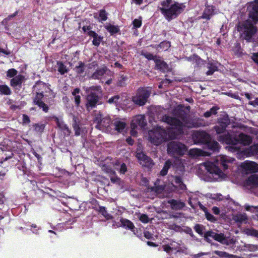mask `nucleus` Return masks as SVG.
Listing matches in <instances>:
<instances>
[{
    "instance_id": "obj_33",
    "label": "nucleus",
    "mask_w": 258,
    "mask_h": 258,
    "mask_svg": "<svg viewBox=\"0 0 258 258\" xmlns=\"http://www.w3.org/2000/svg\"><path fill=\"white\" fill-rule=\"evenodd\" d=\"M74 70L78 74L81 75L83 74L85 70V63L81 61H79L78 65L74 68Z\"/></svg>"
},
{
    "instance_id": "obj_37",
    "label": "nucleus",
    "mask_w": 258,
    "mask_h": 258,
    "mask_svg": "<svg viewBox=\"0 0 258 258\" xmlns=\"http://www.w3.org/2000/svg\"><path fill=\"white\" fill-rule=\"evenodd\" d=\"M175 183L178 184L180 189L185 190L186 188L185 184L183 182L182 178L179 176H176L174 178Z\"/></svg>"
},
{
    "instance_id": "obj_57",
    "label": "nucleus",
    "mask_w": 258,
    "mask_h": 258,
    "mask_svg": "<svg viewBox=\"0 0 258 258\" xmlns=\"http://www.w3.org/2000/svg\"><path fill=\"white\" fill-rule=\"evenodd\" d=\"M54 120L56 121V124H57L58 127L60 130H62L63 128V126L67 125V124H64L62 121L60 120L57 117L55 116V117H54Z\"/></svg>"
},
{
    "instance_id": "obj_46",
    "label": "nucleus",
    "mask_w": 258,
    "mask_h": 258,
    "mask_svg": "<svg viewBox=\"0 0 258 258\" xmlns=\"http://www.w3.org/2000/svg\"><path fill=\"white\" fill-rule=\"evenodd\" d=\"M100 21H105L107 19V13L104 9L100 10L99 12Z\"/></svg>"
},
{
    "instance_id": "obj_3",
    "label": "nucleus",
    "mask_w": 258,
    "mask_h": 258,
    "mask_svg": "<svg viewBox=\"0 0 258 258\" xmlns=\"http://www.w3.org/2000/svg\"><path fill=\"white\" fill-rule=\"evenodd\" d=\"M160 5L159 10L168 22L178 17L184 10L183 4L172 0H163Z\"/></svg>"
},
{
    "instance_id": "obj_38",
    "label": "nucleus",
    "mask_w": 258,
    "mask_h": 258,
    "mask_svg": "<svg viewBox=\"0 0 258 258\" xmlns=\"http://www.w3.org/2000/svg\"><path fill=\"white\" fill-rule=\"evenodd\" d=\"M119 77L117 82V85L119 87L124 86L125 85V81L127 80V77L121 73L119 74Z\"/></svg>"
},
{
    "instance_id": "obj_42",
    "label": "nucleus",
    "mask_w": 258,
    "mask_h": 258,
    "mask_svg": "<svg viewBox=\"0 0 258 258\" xmlns=\"http://www.w3.org/2000/svg\"><path fill=\"white\" fill-rule=\"evenodd\" d=\"M141 54L149 60H153L154 61V60L157 58L156 55H153L152 53L148 52L142 51Z\"/></svg>"
},
{
    "instance_id": "obj_17",
    "label": "nucleus",
    "mask_w": 258,
    "mask_h": 258,
    "mask_svg": "<svg viewBox=\"0 0 258 258\" xmlns=\"http://www.w3.org/2000/svg\"><path fill=\"white\" fill-rule=\"evenodd\" d=\"M241 167L246 171L251 173L258 171V164L252 161H245L242 164Z\"/></svg>"
},
{
    "instance_id": "obj_4",
    "label": "nucleus",
    "mask_w": 258,
    "mask_h": 258,
    "mask_svg": "<svg viewBox=\"0 0 258 258\" xmlns=\"http://www.w3.org/2000/svg\"><path fill=\"white\" fill-rule=\"evenodd\" d=\"M33 88H36L37 91L35 97L33 99V104L37 105L40 109L45 113L49 111V106L46 104L43 99L45 95V93H49L52 94V90L48 86V85L44 82L40 80L35 83Z\"/></svg>"
},
{
    "instance_id": "obj_59",
    "label": "nucleus",
    "mask_w": 258,
    "mask_h": 258,
    "mask_svg": "<svg viewBox=\"0 0 258 258\" xmlns=\"http://www.w3.org/2000/svg\"><path fill=\"white\" fill-rule=\"evenodd\" d=\"M183 232L187 234H189L192 238H194L195 237L193 233L192 229L189 227H186L185 228L183 229Z\"/></svg>"
},
{
    "instance_id": "obj_15",
    "label": "nucleus",
    "mask_w": 258,
    "mask_h": 258,
    "mask_svg": "<svg viewBox=\"0 0 258 258\" xmlns=\"http://www.w3.org/2000/svg\"><path fill=\"white\" fill-rule=\"evenodd\" d=\"M205 7V8L201 17L206 20H209L216 14L215 13L216 7L214 6L209 5L207 0H206Z\"/></svg>"
},
{
    "instance_id": "obj_2",
    "label": "nucleus",
    "mask_w": 258,
    "mask_h": 258,
    "mask_svg": "<svg viewBox=\"0 0 258 258\" xmlns=\"http://www.w3.org/2000/svg\"><path fill=\"white\" fill-rule=\"evenodd\" d=\"M218 140L219 142L227 145H231L229 149L232 152L237 151L240 149L237 145L240 144L243 146H248L251 144L252 139L250 136L246 135L243 133L236 134L234 133L227 132L223 135H220Z\"/></svg>"
},
{
    "instance_id": "obj_9",
    "label": "nucleus",
    "mask_w": 258,
    "mask_h": 258,
    "mask_svg": "<svg viewBox=\"0 0 258 258\" xmlns=\"http://www.w3.org/2000/svg\"><path fill=\"white\" fill-rule=\"evenodd\" d=\"M217 124L214 126V130L217 134H221L225 133L226 128L230 124V119L229 115L226 112L221 115L217 119Z\"/></svg>"
},
{
    "instance_id": "obj_27",
    "label": "nucleus",
    "mask_w": 258,
    "mask_h": 258,
    "mask_svg": "<svg viewBox=\"0 0 258 258\" xmlns=\"http://www.w3.org/2000/svg\"><path fill=\"white\" fill-rule=\"evenodd\" d=\"M105 29L110 33V35H113L116 33H120V29L117 25H113L108 24L104 26Z\"/></svg>"
},
{
    "instance_id": "obj_11",
    "label": "nucleus",
    "mask_w": 258,
    "mask_h": 258,
    "mask_svg": "<svg viewBox=\"0 0 258 258\" xmlns=\"http://www.w3.org/2000/svg\"><path fill=\"white\" fill-rule=\"evenodd\" d=\"M113 73L108 69L106 66H104L102 68L97 69L92 75L91 78L93 79H102L106 80V76H113Z\"/></svg>"
},
{
    "instance_id": "obj_7",
    "label": "nucleus",
    "mask_w": 258,
    "mask_h": 258,
    "mask_svg": "<svg viewBox=\"0 0 258 258\" xmlns=\"http://www.w3.org/2000/svg\"><path fill=\"white\" fill-rule=\"evenodd\" d=\"M167 150L171 156L181 157L185 154L187 148L185 145L179 142L171 141L168 144Z\"/></svg>"
},
{
    "instance_id": "obj_62",
    "label": "nucleus",
    "mask_w": 258,
    "mask_h": 258,
    "mask_svg": "<svg viewBox=\"0 0 258 258\" xmlns=\"http://www.w3.org/2000/svg\"><path fill=\"white\" fill-rule=\"evenodd\" d=\"M63 132L64 134L66 136H70L71 133V130L69 128L67 125L63 126V128L61 130Z\"/></svg>"
},
{
    "instance_id": "obj_16",
    "label": "nucleus",
    "mask_w": 258,
    "mask_h": 258,
    "mask_svg": "<svg viewBox=\"0 0 258 258\" xmlns=\"http://www.w3.org/2000/svg\"><path fill=\"white\" fill-rule=\"evenodd\" d=\"M245 38L246 39H250L252 36L256 32V27L251 22L246 21L243 25Z\"/></svg>"
},
{
    "instance_id": "obj_54",
    "label": "nucleus",
    "mask_w": 258,
    "mask_h": 258,
    "mask_svg": "<svg viewBox=\"0 0 258 258\" xmlns=\"http://www.w3.org/2000/svg\"><path fill=\"white\" fill-rule=\"evenodd\" d=\"M34 127L36 132L42 133L44 131L45 125L42 123H35Z\"/></svg>"
},
{
    "instance_id": "obj_12",
    "label": "nucleus",
    "mask_w": 258,
    "mask_h": 258,
    "mask_svg": "<svg viewBox=\"0 0 258 258\" xmlns=\"http://www.w3.org/2000/svg\"><path fill=\"white\" fill-rule=\"evenodd\" d=\"M193 140L196 144L205 145L211 139V136L205 131H197L193 135Z\"/></svg>"
},
{
    "instance_id": "obj_29",
    "label": "nucleus",
    "mask_w": 258,
    "mask_h": 258,
    "mask_svg": "<svg viewBox=\"0 0 258 258\" xmlns=\"http://www.w3.org/2000/svg\"><path fill=\"white\" fill-rule=\"evenodd\" d=\"M56 65L57 67V71L61 75H63L66 73H67L69 71V68H67V66L64 64L62 61H57Z\"/></svg>"
},
{
    "instance_id": "obj_32",
    "label": "nucleus",
    "mask_w": 258,
    "mask_h": 258,
    "mask_svg": "<svg viewBox=\"0 0 258 258\" xmlns=\"http://www.w3.org/2000/svg\"><path fill=\"white\" fill-rule=\"evenodd\" d=\"M217 234V233H216L212 230H208L204 233V237L207 242L211 243L212 240L209 238V237H211L214 239Z\"/></svg>"
},
{
    "instance_id": "obj_28",
    "label": "nucleus",
    "mask_w": 258,
    "mask_h": 258,
    "mask_svg": "<svg viewBox=\"0 0 258 258\" xmlns=\"http://www.w3.org/2000/svg\"><path fill=\"white\" fill-rule=\"evenodd\" d=\"M72 127L73 128L74 131H75V135L76 136H80L82 132L81 123L79 121H78L77 119L75 117L73 118Z\"/></svg>"
},
{
    "instance_id": "obj_20",
    "label": "nucleus",
    "mask_w": 258,
    "mask_h": 258,
    "mask_svg": "<svg viewBox=\"0 0 258 258\" xmlns=\"http://www.w3.org/2000/svg\"><path fill=\"white\" fill-rule=\"evenodd\" d=\"M208 71L206 73L207 76L212 75L214 72L218 71V62L214 60H209L207 63Z\"/></svg>"
},
{
    "instance_id": "obj_8",
    "label": "nucleus",
    "mask_w": 258,
    "mask_h": 258,
    "mask_svg": "<svg viewBox=\"0 0 258 258\" xmlns=\"http://www.w3.org/2000/svg\"><path fill=\"white\" fill-rule=\"evenodd\" d=\"M150 94L151 92L149 90L145 88L140 87L137 90L136 94L133 96L132 101L137 105L144 106L147 102Z\"/></svg>"
},
{
    "instance_id": "obj_35",
    "label": "nucleus",
    "mask_w": 258,
    "mask_h": 258,
    "mask_svg": "<svg viewBox=\"0 0 258 258\" xmlns=\"http://www.w3.org/2000/svg\"><path fill=\"white\" fill-rule=\"evenodd\" d=\"M80 92V88H76L72 93V95L75 96V102L77 106H79L81 102V97L79 95H77Z\"/></svg>"
},
{
    "instance_id": "obj_30",
    "label": "nucleus",
    "mask_w": 258,
    "mask_h": 258,
    "mask_svg": "<svg viewBox=\"0 0 258 258\" xmlns=\"http://www.w3.org/2000/svg\"><path fill=\"white\" fill-rule=\"evenodd\" d=\"M115 130L118 132L121 133L123 132L126 126V123L120 120H116L114 122Z\"/></svg>"
},
{
    "instance_id": "obj_48",
    "label": "nucleus",
    "mask_w": 258,
    "mask_h": 258,
    "mask_svg": "<svg viewBox=\"0 0 258 258\" xmlns=\"http://www.w3.org/2000/svg\"><path fill=\"white\" fill-rule=\"evenodd\" d=\"M18 73V71L15 69H10L7 72V76L8 78H14L16 77Z\"/></svg>"
},
{
    "instance_id": "obj_41",
    "label": "nucleus",
    "mask_w": 258,
    "mask_h": 258,
    "mask_svg": "<svg viewBox=\"0 0 258 258\" xmlns=\"http://www.w3.org/2000/svg\"><path fill=\"white\" fill-rule=\"evenodd\" d=\"M204 211L205 212V217L207 220L213 223L216 222L217 221V219L212 214L209 213L206 208H205Z\"/></svg>"
},
{
    "instance_id": "obj_60",
    "label": "nucleus",
    "mask_w": 258,
    "mask_h": 258,
    "mask_svg": "<svg viewBox=\"0 0 258 258\" xmlns=\"http://www.w3.org/2000/svg\"><path fill=\"white\" fill-rule=\"evenodd\" d=\"M246 247L250 251H254L258 250V246L256 245L248 244Z\"/></svg>"
},
{
    "instance_id": "obj_13",
    "label": "nucleus",
    "mask_w": 258,
    "mask_h": 258,
    "mask_svg": "<svg viewBox=\"0 0 258 258\" xmlns=\"http://www.w3.org/2000/svg\"><path fill=\"white\" fill-rule=\"evenodd\" d=\"M147 123L144 115H138L132 120L131 123L132 128L135 130L138 127L145 129Z\"/></svg>"
},
{
    "instance_id": "obj_40",
    "label": "nucleus",
    "mask_w": 258,
    "mask_h": 258,
    "mask_svg": "<svg viewBox=\"0 0 258 258\" xmlns=\"http://www.w3.org/2000/svg\"><path fill=\"white\" fill-rule=\"evenodd\" d=\"M98 211L108 220L112 219L113 218L110 214L107 213V211L106 210L105 207L103 206H100L99 207Z\"/></svg>"
},
{
    "instance_id": "obj_53",
    "label": "nucleus",
    "mask_w": 258,
    "mask_h": 258,
    "mask_svg": "<svg viewBox=\"0 0 258 258\" xmlns=\"http://www.w3.org/2000/svg\"><path fill=\"white\" fill-rule=\"evenodd\" d=\"M120 98V96L118 95L113 96L108 100L107 102L109 104L114 103L117 104Z\"/></svg>"
},
{
    "instance_id": "obj_5",
    "label": "nucleus",
    "mask_w": 258,
    "mask_h": 258,
    "mask_svg": "<svg viewBox=\"0 0 258 258\" xmlns=\"http://www.w3.org/2000/svg\"><path fill=\"white\" fill-rule=\"evenodd\" d=\"M205 166L208 172L210 174L217 175L218 177H221L224 174L219 166L222 167L224 170L228 169V167L226 157L224 156L220 157L219 159H216L214 163H205Z\"/></svg>"
},
{
    "instance_id": "obj_52",
    "label": "nucleus",
    "mask_w": 258,
    "mask_h": 258,
    "mask_svg": "<svg viewBox=\"0 0 258 258\" xmlns=\"http://www.w3.org/2000/svg\"><path fill=\"white\" fill-rule=\"evenodd\" d=\"M168 203L173 207L180 205L181 206L180 208H182L184 206V204L183 202H178L174 199L169 200Z\"/></svg>"
},
{
    "instance_id": "obj_51",
    "label": "nucleus",
    "mask_w": 258,
    "mask_h": 258,
    "mask_svg": "<svg viewBox=\"0 0 258 258\" xmlns=\"http://www.w3.org/2000/svg\"><path fill=\"white\" fill-rule=\"evenodd\" d=\"M234 220L236 222L241 223L247 220V217L244 215L239 214L235 216Z\"/></svg>"
},
{
    "instance_id": "obj_61",
    "label": "nucleus",
    "mask_w": 258,
    "mask_h": 258,
    "mask_svg": "<svg viewBox=\"0 0 258 258\" xmlns=\"http://www.w3.org/2000/svg\"><path fill=\"white\" fill-rule=\"evenodd\" d=\"M127 171V167L124 163L121 164L119 169V172L121 174H124Z\"/></svg>"
},
{
    "instance_id": "obj_34",
    "label": "nucleus",
    "mask_w": 258,
    "mask_h": 258,
    "mask_svg": "<svg viewBox=\"0 0 258 258\" xmlns=\"http://www.w3.org/2000/svg\"><path fill=\"white\" fill-rule=\"evenodd\" d=\"M110 121L111 119L109 117H103L97 127L99 128H101V127H108L110 125Z\"/></svg>"
},
{
    "instance_id": "obj_19",
    "label": "nucleus",
    "mask_w": 258,
    "mask_h": 258,
    "mask_svg": "<svg viewBox=\"0 0 258 258\" xmlns=\"http://www.w3.org/2000/svg\"><path fill=\"white\" fill-rule=\"evenodd\" d=\"M249 17L254 23L258 22V0H255V4L249 12Z\"/></svg>"
},
{
    "instance_id": "obj_6",
    "label": "nucleus",
    "mask_w": 258,
    "mask_h": 258,
    "mask_svg": "<svg viewBox=\"0 0 258 258\" xmlns=\"http://www.w3.org/2000/svg\"><path fill=\"white\" fill-rule=\"evenodd\" d=\"M91 91L89 92L86 97L85 107L88 111H90L93 108H95L99 104L100 97L93 90L100 91L101 92V88L99 86H93L91 88Z\"/></svg>"
},
{
    "instance_id": "obj_44",
    "label": "nucleus",
    "mask_w": 258,
    "mask_h": 258,
    "mask_svg": "<svg viewBox=\"0 0 258 258\" xmlns=\"http://www.w3.org/2000/svg\"><path fill=\"white\" fill-rule=\"evenodd\" d=\"M214 253L219 256H221V257L233 258L234 256H235L234 255L229 254L226 252L221 251H218V250H215L214 251Z\"/></svg>"
},
{
    "instance_id": "obj_36",
    "label": "nucleus",
    "mask_w": 258,
    "mask_h": 258,
    "mask_svg": "<svg viewBox=\"0 0 258 258\" xmlns=\"http://www.w3.org/2000/svg\"><path fill=\"white\" fill-rule=\"evenodd\" d=\"M0 93L4 95H10L12 94L11 89L6 85H0Z\"/></svg>"
},
{
    "instance_id": "obj_64",
    "label": "nucleus",
    "mask_w": 258,
    "mask_h": 258,
    "mask_svg": "<svg viewBox=\"0 0 258 258\" xmlns=\"http://www.w3.org/2000/svg\"><path fill=\"white\" fill-rule=\"evenodd\" d=\"M219 109V107L217 106H213L209 111L211 114L216 115L217 114V111Z\"/></svg>"
},
{
    "instance_id": "obj_50",
    "label": "nucleus",
    "mask_w": 258,
    "mask_h": 258,
    "mask_svg": "<svg viewBox=\"0 0 258 258\" xmlns=\"http://www.w3.org/2000/svg\"><path fill=\"white\" fill-rule=\"evenodd\" d=\"M249 151L252 155L258 156V144L250 146Z\"/></svg>"
},
{
    "instance_id": "obj_21",
    "label": "nucleus",
    "mask_w": 258,
    "mask_h": 258,
    "mask_svg": "<svg viewBox=\"0 0 258 258\" xmlns=\"http://www.w3.org/2000/svg\"><path fill=\"white\" fill-rule=\"evenodd\" d=\"M214 240L226 245H229L230 244L234 243L233 239L228 240L222 233H217L214 238Z\"/></svg>"
},
{
    "instance_id": "obj_43",
    "label": "nucleus",
    "mask_w": 258,
    "mask_h": 258,
    "mask_svg": "<svg viewBox=\"0 0 258 258\" xmlns=\"http://www.w3.org/2000/svg\"><path fill=\"white\" fill-rule=\"evenodd\" d=\"M194 229L197 233L202 235L203 234V231L205 229V227L202 224H196L194 226Z\"/></svg>"
},
{
    "instance_id": "obj_47",
    "label": "nucleus",
    "mask_w": 258,
    "mask_h": 258,
    "mask_svg": "<svg viewBox=\"0 0 258 258\" xmlns=\"http://www.w3.org/2000/svg\"><path fill=\"white\" fill-rule=\"evenodd\" d=\"M103 39V36L98 35V34H97V37L93 38V40L92 41L93 45L97 47L99 46Z\"/></svg>"
},
{
    "instance_id": "obj_23",
    "label": "nucleus",
    "mask_w": 258,
    "mask_h": 258,
    "mask_svg": "<svg viewBox=\"0 0 258 258\" xmlns=\"http://www.w3.org/2000/svg\"><path fill=\"white\" fill-rule=\"evenodd\" d=\"M154 62L156 69L162 72H165L169 69L168 65L164 60L157 58V59L154 60Z\"/></svg>"
},
{
    "instance_id": "obj_14",
    "label": "nucleus",
    "mask_w": 258,
    "mask_h": 258,
    "mask_svg": "<svg viewBox=\"0 0 258 258\" xmlns=\"http://www.w3.org/2000/svg\"><path fill=\"white\" fill-rule=\"evenodd\" d=\"M136 157L140 161V164L144 167L151 168L154 164L153 160L142 152H137Z\"/></svg>"
},
{
    "instance_id": "obj_18",
    "label": "nucleus",
    "mask_w": 258,
    "mask_h": 258,
    "mask_svg": "<svg viewBox=\"0 0 258 258\" xmlns=\"http://www.w3.org/2000/svg\"><path fill=\"white\" fill-rule=\"evenodd\" d=\"M150 47L156 49L158 52L168 50L170 47V42L168 41L164 40L160 42L159 44H151Z\"/></svg>"
},
{
    "instance_id": "obj_45",
    "label": "nucleus",
    "mask_w": 258,
    "mask_h": 258,
    "mask_svg": "<svg viewBox=\"0 0 258 258\" xmlns=\"http://www.w3.org/2000/svg\"><path fill=\"white\" fill-rule=\"evenodd\" d=\"M245 233L247 235H250L258 238V230L255 229H247L245 230Z\"/></svg>"
},
{
    "instance_id": "obj_24",
    "label": "nucleus",
    "mask_w": 258,
    "mask_h": 258,
    "mask_svg": "<svg viewBox=\"0 0 258 258\" xmlns=\"http://www.w3.org/2000/svg\"><path fill=\"white\" fill-rule=\"evenodd\" d=\"M205 145L208 149L213 152H218L220 149V145L219 143L216 141L212 140V139H210V141H208V143H207Z\"/></svg>"
},
{
    "instance_id": "obj_26",
    "label": "nucleus",
    "mask_w": 258,
    "mask_h": 258,
    "mask_svg": "<svg viewBox=\"0 0 258 258\" xmlns=\"http://www.w3.org/2000/svg\"><path fill=\"white\" fill-rule=\"evenodd\" d=\"M246 183L248 186L255 187L258 186V175L252 174L246 180Z\"/></svg>"
},
{
    "instance_id": "obj_58",
    "label": "nucleus",
    "mask_w": 258,
    "mask_h": 258,
    "mask_svg": "<svg viewBox=\"0 0 258 258\" xmlns=\"http://www.w3.org/2000/svg\"><path fill=\"white\" fill-rule=\"evenodd\" d=\"M139 220L143 223H148L149 222V218L145 214H141L139 217Z\"/></svg>"
},
{
    "instance_id": "obj_1",
    "label": "nucleus",
    "mask_w": 258,
    "mask_h": 258,
    "mask_svg": "<svg viewBox=\"0 0 258 258\" xmlns=\"http://www.w3.org/2000/svg\"><path fill=\"white\" fill-rule=\"evenodd\" d=\"M161 121L173 127H169L166 130L164 127L157 126L149 130L148 138L152 144L158 146L167 141L176 139L183 135L184 125L178 119L164 114L162 117Z\"/></svg>"
},
{
    "instance_id": "obj_39",
    "label": "nucleus",
    "mask_w": 258,
    "mask_h": 258,
    "mask_svg": "<svg viewBox=\"0 0 258 258\" xmlns=\"http://www.w3.org/2000/svg\"><path fill=\"white\" fill-rule=\"evenodd\" d=\"M189 60L192 61L197 67L201 65L203 62V59L197 54H194L192 56L189 58Z\"/></svg>"
},
{
    "instance_id": "obj_10",
    "label": "nucleus",
    "mask_w": 258,
    "mask_h": 258,
    "mask_svg": "<svg viewBox=\"0 0 258 258\" xmlns=\"http://www.w3.org/2000/svg\"><path fill=\"white\" fill-rule=\"evenodd\" d=\"M174 117L180 120L183 123H187L189 119L188 113L184 109L183 105H178L173 111ZM185 125H184V126Z\"/></svg>"
},
{
    "instance_id": "obj_63",
    "label": "nucleus",
    "mask_w": 258,
    "mask_h": 258,
    "mask_svg": "<svg viewBox=\"0 0 258 258\" xmlns=\"http://www.w3.org/2000/svg\"><path fill=\"white\" fill-rule=\"evenodd\" d=\"M22 118L23 124H28L31 121L29 117L27 114H23Z\"/></svg>"
},
{
    "instance_id": "obj_49",
    "label": "nucleus",
    "mask_w": 258,
    "mask_h": 258,
    "mask_svg": "<svg viewBox=\"0 0 258 258\" xmlns=\"http://www.w3.org/2000/svg\"><path fill=\"white\" fill-rule=\"evenodd\" d=\"M102 118H103L102 117V115L101 114V113L100 112H98V113H97L95 114L94 116L93 117V121L95 123H97L96 127H97V126L98 125V124L100 122V121L102 120Z\"/></svg>"
},
{
    "instance_id": "obj_22",
    "label": "nucleus",
    "mask_w": 258,
    "mask_h": 258,
    "mask_svg": "<svg viewBox=\"0 0 258 258\" xmlns=\"http://www.w3.org/2000/svg\"><path fill=\"white\" fill-rule=\"evenodd\" d=\"M24 80L25 77L23 75H18L10 80V85L14 88L17 86L21 87Z\"/></svg>"
},
{
    "instance_id": "obj_56",
    "label": "nucleus",
    "mask_w": 258,
    "mask_h": 258,
    "mask_svg": "<svg viewBox=\"0 0 258 258\" xmlns=\"http://www.w3.org/2000/svg\"><path fill=\"white\" fill-rule=\"evenodd\" d=\"M142 24V22L141 18L140 19H135L133 21V25L134 26V28H139L141 27Z\"/></svg>"
},
{
    "instance_id": "obj_55",
    "label": "nucleus",
    "mask_w": 258,
    "mask_h": 258,
    "mask_svg": "<svg viewBox=\"0 0 258 258\" xmlns=\"http://www.w3.org/2000/svg\"><path fill=\"white\" fill-rule=\"evenodd\" d=\"M202 150L198 149H190L189 154L191 156H199L201 155Z\"/></svg>"
},
{
    "instance_id": "obj_25",
    "label": "nucleus",
    "mask_w": 258,
    "mask_h": 258,
    "mask_svg": "<svg viewBox=\"0 0 258 258\" xmlns=\"http://www.w3.org/2000/svg\"><path fill=\"white\" fill-rule=\"evenodd\" d=\"M121 223V226L125 228V229H128L131 230L133 232H134L135 227L134 226V223L130 220L125 219V218H121L120 220Z\"/></svg>"
},
{
    "instance_id": "obj_31",
    "label": "nucleus",
    "mask_w": 258,
    "mask_h": 258,
    "mask_svg": "<svg viewBox=\"0 0 258 258\" xmlns=\"http://www.w3.org/2000/svg\"><path fill=\"white\" fill-rule=\"evenodd\" d=\"M171 165H172L171 161L170 160H167L165 162L162 169L161 170L160 174L162 176H165L166 175H167V174L168 173V171L169 169L171 167Z\"/></svg>"
}]
</instances>
